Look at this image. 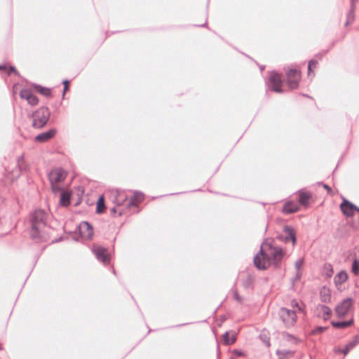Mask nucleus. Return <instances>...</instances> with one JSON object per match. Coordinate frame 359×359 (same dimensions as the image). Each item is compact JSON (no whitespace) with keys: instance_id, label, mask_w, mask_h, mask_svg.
<instances>
[{"instance_id":"nucleus-24","label":"nucleus","mask_w":359,"mask_h":359,"mask_svg":"<svg viewBox=\"0 0 359 359\" xmlns=\"http://www.w3.org/2000/svg\"><path fill=\"white\" fill-rule=\"evenodd\" d=\"M318 62L317 60H311L309 62L308 65V75L311 76L312 74H314V69L317 68Z\"/></svg>"},{"instance_id":"nucleus-26","label":"nucleus","mask_w":359,"mask_h":359,"mask_svg":"<svg viewBox=\"0 0 359 359\" xmlns=\"http://www.w3.org/2000/svg\"><path fill=\"white\" fill-rule=\"evenodd\" d=\"M277 354L280 356L279 359H285L292 356L293 351H285V350H278Z\"/></svg>"},{"instance_id":"nucleus-31","label":"nucleus","mask_w":359,"mask_h":359,"mask_svg":"<svg viewBox=\"0 0 359 359\" xmlns=\"http://www.w3.org/2000/svg\"><path fill=\"white\" fill-rule=\"evenodd\" d=\"M0 69L6 70L8 74H10L13 72H15V69L13 67H6V65L1 66L0 65Z\"/></svg>"},{"instance_id":"nucleus-20","label":"nucleus","mask_w":359,"mask_h":359,"mask_svg":"<svg viewBox=\"0 0 359 359\" xmlns=\"http://www.w3.org/2000/svg\"><path fill=\"white\" fill-rule=\"evenodd\" d=\"M354 320L353 317L351 316L350 319L347 321H343V322H332V325L334 327L338 328V329H344L348 327H351L353 325Z\"/></svg>"},{"instance_id":"nucleus-15","label":"nucleus","mask_w":359,"mask_h":359,"mask_svg":"<svg viewBox=\"0 0 359 359\" xmlns=\"http://www.w3.org/2000/svg\"><path fill=\"white\" fill-rule=\"evenodd\" d=\"M57 134V130L51 128L49 130L42 133L36 135L34 138V141L39 143H44L48 142L53 139Z\"/></svg>"},{"instance_id":"nucleus-38","label":"nucleus","mask_w":359,"mask_h":359,"mask_svg":"<svg viewBox=\"0 0 359 359\" xmlns=\"http://www.w3.org/2000/svg\"><path fill=\"white\" fill-rule=\"evenodd\" d=\"M295 306L298 309V310H301V308L299 306L297 303H295Z\"/></svg>"},{"instance_id":"nucleus-6","label":"nucleus","mask_w":359,"mask_h":359,"mask_svg":"<svg viewBox=\"0 0 359 359\" xmlns=\"http://www.w3.org/2000/svg\"><path fill=\"white\" fill-rule=\"evenodd\" d=\"M50 111L46 107H40L33 114V126L41 128L48 122Z\"/></svg>"},{"instance_id":"nucleus-40","label":"nucleus","mask_w":359,"mask_h":359,"mask_svg":"<svg viewBox=\"0 0 359 359\" xmlns=\"http://www.w3.org/2000/svg\"><path fill=\"white\" fill-rule=\"evenodd\" d=\"M238 355H241V353L240 352H237Z\"/></svg>"},{"instance_id":"nucleus-5","label":"nucleus","mask_w":359,"mask_h":359,"mask_svg":"<svg viewBox=\"0 0 359 359\" xmlns=\"http://www.w3.org/2000/svg\"><path fill=\"white\" fill-rule=\"evenodd\" d=\"M354 301L352 298H347L344 299L341 302L338 304L335 307L334 311L339 318H345L351 314L353 310Z\"/></svg>"},{"instance_id":"nucleus-19","label":"nucleus","mask_w":359,"mask_h":359,"mask_svg":"<svg viewBox=\"0 0 359 359\" xmlns=\"http://www.w3.org/2000/svg\"><path fill=\"white\" fill-rule=\"evenodd\" d=\"M144 197L142 193L135 192L130 198L129 206H136L140 204L143 200Z\"/></svg>"},{"instance_id":"nucleus-11","label":"nucleus","mask_w":359,"mask_h":359,"mask_svg":"<svg viewBox=\"0 0 359 359\" xmlns=\"http://www.w3.org/2000/svg\"><path fill=\"white\" fill-rule=\"evenodd\" d=\"M279 240L285 243H292L294 247L296 243V233L294 230L289 226H284L282 233L278 236Z\"/></svg>"},{"instance_id":"nucleus-12","label":"nucleus","mask_w":359,"mask_h":359,"mask_svg":"<svg viewBox=\"0 0 359 359\" xmlns=\"http://www.w3.org/2000/svg\"><path fill=\"white\" fill-rule=\"evenodd\" d=\"M298 202L305 208H308L311 203L315 202L313 194L306 190L302 189L298 191Z\"/></svg>"},{"instance_id":"nucleus-18","label":"nucleus","mask_w":359,"mask_h":359,"mask_svg":"<svg viewBox=\"0 0 359 359\" xmlns=\"http://www.w3.org/2000/svg\"><path fill=\"white\" fill-rule=\"evenodd\" d=\"M299 210V205L293 201L286 202L283 207V212L285 214H291L293 212H296Z\"/></svg>"},{"instance_id":"nucleus-13","label":"nucleus","mask_w":359,"mask_h":359,"mask_svg":"<svg viewBox=\"0 0 359 359\" xmlns=\"http://www.w3.org/2000/svg\"><path fill=\"white\" fill-rule=\"evenodd\" d=\"M20 97L21 99L25 100L31 106H36L39 103L38 97L33 94L31 89L22 88L20 91Z\"/></svg>"},{"instance_id":"nucleus-7","label":"nucleus","mask_w":359,"mask_h":359,"mask_svg":"<svg viewBox=\"0 0 359 359\" xmlns=\"http://www.w3.org/2000/svg\"><path fill=\"white\" fill-rule=\"evenodd\" d=\"M281 75L277 72H271L269 76V88L277 93H282L285 92L283 88V83Z\"/></svg>"},{"instance_id":"nucleus-9","label":"nucleus","mask_w":359,"mask_h":359,"mask_svg":"<svg viewBox=\"0 0 359 359\" xmlns=\"http://www.w3.org/2000/svg\"><path fill=\"white\" fill-rule=\"evenodd\" d=\"M280 318L287 327H291L294 325L297 320L295 311L282 308L278 311Z\"/></svg>"},{"instance_id":"nucleus-14","label":"nucleus","mask_w":359,"mask_h":359,"mask_svg":"<svg viewBox=\"0 0 359 359\" xmlns=\"http://www.w3.org/2000/svg\"><path fill=\"white\" fill-rule=\"evenodd\" d=\"M79 233L84 239L90 240L93 236V229L87 222H83L79 226Z\"/></svg>"},{"instance_id":"nucleus-29","label":"nucleus","mask_w":359,"mask_h":359,"mask_svg":"<svg viewBox=\"0 0 359 359\" xmlns=\"http://www.w3.org/2000/svg\"><path fill=\"white\" fill-rule=\"evenodd\" d=\"M319 184H321L323 186V187L327 191V194L330 196H334V195L337 194L338 192L337 191H334L330 187H329L326 184L319 183Z\"/></svg>"},{"instance_id":"nucleus-22","label":"nucleus","mask_w":359,"mask_h":359,"mask_svg":"<svg viewBox=\"0 0 359 359\" xmlns=\"http://www.w3.org/2000/svg\"><path fill=\"white\" fill-rule=\"evenodd\" d=\"M347 279V273L345 271H341L334 277V282L337 285H341L345 283Z\"/></svg>"},{"instance_id":"nucleus-32","label":"nucleus","mask_w":359,"mask_h":359,"mask_svg":"<svg viewBox=\"0 0 359 359\" xmlns=\"http://www.w3.org/2000/svg\"><path fill=\"white\" fill-rule=\"evenodd\" d=\"M105 194L115 196H120L119 191L116 189H112V190L107 191H106Z\"/></svg>"},{"instance_id":"nucleus-27","label":"nucleus","mask_w":359,"mask_h":359,"mask_svg":"<svg viewBox=\"0 0 359 359\" xmlns=\"http://www.w3.org/2000/svg\"><path fill=\"white\" fill-rule=\"evenodd\" d=\"M320 294L324 302L328 301L330 299V291L329 288L323 287L320 290Z\"/></svg>"},{"instance_id":"nucleus-10","label":"nucleus","mask_w":359,"mask_h":359,"mask_svg":"<svg viewBox=\"0 0 359 359\" xmlns=\"http://www.w3.org/2000/svg\"><path fill=\"white\" fill-rule=\"evenodd\" d=\"M92 250L97 259L104 264H108L110 262V255L108 250L100 245L93 244Z\"/></svg>"},{"instance_id":"nucleus-17","label":"nucleus","mask_w":359,"mask_h":359,"mask_svg":"<svg viewBox=\"0 0 359 359\" xmlns=\"http://www.w3.org/2000/svg\"><path fill=\"white\" fill-rule=\"evenodd\" d=\"M31 87L32 89L36 90L37 93H39L40 95L46 97H52V89L42 86L39 84L32 83L31 85Z\"/></svg>"},{"instance_id":"nucleus-28","label":"nucleus","mask_w":359,"mask_h":359,"mask_svg":"<svg viewBox=\"0 0 359 359\" xmlns=\"http://www.w3.org/2000/svg\"><path fill=\"white\" fill-rule=\"evenodd\" d=\"M359 344V335L355 336L353 339L349 342L346 346L350 349H353L356 345Z\"/></svg>"},{"instance_id":"nucleus-36","label":"nucleus","mask_w":359,"mask_h":359,"mask_svg":"<svg viewBox=\"0 0 359 359\" xmlns=\"http://www.w3.org/2000/svg\"><path fill=\"white\" fill-rule=\"evenodd\" d=\"M349 351H351L347 346H346V348L342 350V353L344 354V355H346Z\"/></svg>"},{"instance_id":"nucleus-34","label":"nucleus","mask_w":359,"mask_h":359,"mask_svg":"<svg viewBox=\"0 0 359 359\" xmlns=\"http://www.w3.org/2000/svg\"><path fill=\"white\" fill-rule=\"evenodd\" d=\"M63 84H64V94H65L66 93V91H67L69 90V83L68 81L65 80L63 81Z\"/></svg>"},{"instance_id":"nucleus-2","label":"nucleus","mask_w":359,"mask_h":359,"mask_svg":"<svg viewBox=\"0 0 359 359\" xmlns=\"http://www.w3.org/2000/svg\"><path fill=\"white\" fill-rule=\"evenodd\" d=\"M302 80V72L297 67H287L285 69L284 83L290 90L297 89Z\"/></svg>"},{"instance_id":"nucleus-39","label":"nucleus","mask_w":359,"mask_h":359,"mask_svg":"<svg viewBox=\"0 0 359 359\" xmlns=\"http://www.w3.org/2000/svg\"><path fill=\"white\" fill-rule=\"evenodd\" d=\"M355 211H357V212H359V208H358L356 207Z\"/></svg>"},{"instance_id":"nucleus-30","label":"nucleus","mask_w":359,"mask_h":359,"mask_svg":"<svg viewBox=\"0 0 359 359\" xmlns=\"http://www.w3.org/2000/svg\"><path fill=\"white\" fill-rule=\"evenodd\" d=\"M352 272L355 274H358L359 272V262L355 260L352 264Z\"/></svg>"},{"instance_id":"nucleus-21","label":"nucleus","mask_w":359,"mask_h":359,"mask_svg":"<svg viewBox=\"0 0 359 359\" xmlns=\"http://www.w3.org/2000/svg\"><path fill=\"white\" fill-rule=\"evenodd\" d=\"M70 193L63 191L61 193L60 204L62 206H68L70 203Z\"/></svg>"},{"instance_id":"nucleus-8","label":"nucleus","mask_w":359,"mask_h":359,"mask_svg":"<svg viewBox=\"0 0 359 359\" xmlns=\"http://www.w3.org/2000/svg\"><path fill=\"white\" fill-rule=\"evenodd\" d=\"M264 243L261 246L260 251L254 258V264L255 266L259 269H268L271 263V258L269 257L268 255L265 253Z\"/></svg>"},{"instance_id":"nucleus-23","label":"nucleus","mask_w":359,"mask_h":359,"mask_svg":"<svg viewBox=\"0 0 359 359\" xmlns=\"http://www.w3.org/2000/svg\"><path fill=\"white\" fill-rule=\"evenodd\" d=\"M235 341H236V337L233 333L230 334L229 332H226L223 335V341H224V344H226V345L232 344L233 343L235 342Z\"/></svg>"},{"instance_id":"nucleus-41","label":"nucleus","mask_w":359,"mask_h":359,"mask_svg":"<svg viewBox=\"0 0 359 359\" xmlns=\"http://www.w3.org/2000/svg\"><path fill=\"white\" fill-rule=\"evenodd\" d=\"M111 210H112L113 212H115V211H116L115 208H113Z\"/></svg>"},{"instance_id":"nucleus-25","label":"nucleus","mask_w":359,"mask_h":359,"mask_svg":"<svg viewBox=\"0 0 359 359\" xmlns=\"http://www.w3.org/2000/svg\"><path fill=\"white\" fill-rule=\"evenodd\" d=\"M105 210L104 196H101L97 203V212L102 213Z\"/></svg>"},{"instance_id":"nucleus-16","label":"nucleus","mask_w":359,"mask_h":359,"mask_svg":"<svg viewBox=\"0 0 359 359\" xmlns=\"http://www.w3.org/2000/svg\"><path fill=\"white\" fill-rule=\"evenodd\" d=\"M340 208L343 213L347 217L352 216L356 209V207L348 201H344L341 204Z\"/></svg>"},{"instance_id":"nucleus-33","label":"nucleus","mask_w":359,"mask_h":359,"mask_svg":"<svg viewBox=\"0 0 359 359\" xmlns=\"http://www.w3.org/2000/svg\"><path fill=\"white\" fill-rule=\"evenodd\" d=\"M322 309L324 314L327 315V316H331L332 311L328 307L323 306Z\"/></svg>"},{"instance_id":"nucleus-35","label":"nucleus","mask_w":359,"mask_h":359,"mask_svg":"<svg viewBox=\"0 0 359 359\" xmlns=\"http://www.w3.org/2000/svg\"><path fill=\"white\" fill-rule=\"evenodd\" d=\"M354 20V16L352 13H350V15L348 18V21L346 23V25H348V24H351L353 22Z\"/></svg>"},{"instance_id":"nucleus-1","label":"nucleus","mask_w":359,"mask_h":359,"mask_svg":"<svg viewBox=\"0 0 359 359\" xmlns=\"http://www.w3.org/2000/svg\"><path fill=\"white\" fill-rule=\"evenodd\" d=\"M48 215L41 210H35L30 217L32 225L31 236L34 238H43L45 236Z\"/></svg>"},{"instance_id":"nucleus-37","label":"nucleus","mask_w":359,"mask_h":359,"mask_svg":"<svg viewBox=\"0 0 359 359\" xmlns=\"http://www.w3.org/2000/svg\"><path fill=\"white\" fill-rule=\"evenodd\" d=\"M325 329H326L325 327H320L317 329V330L319 331L320 332H322L325 331Z\"/></svg>"},{"instance_id":"nucleus-4","label":"nucleus","mask_w":359,"mask_h":359,"mask_svg":"<svg viewBox=\"0 0 359 359\" xmlns=\"http://www.w3.org/2000/svg\"><path fill=\"white\" fill-rule=\"evenodd\" d=\"M264 245L265 253L271 258V263L278 265L284 257L285 252L281 248L273 246L268 242L264 243Z\"/></svg>"},{"instance_id":"nucleus-3","label":"nucleus","mask_w":359,"mask_h":359,"mask_svg":"<svg viewBox=\"0 0 359 359\" xmlns=\"http://www.w3.org/2000/svg\"><path fill=\"white\" fill-rule=\"evenodd\" d=\"M67 172L61 168L53 169L49 174V180L53 192L61 190L60 184L66 179Z\"/></svg>"}]
</instances>
